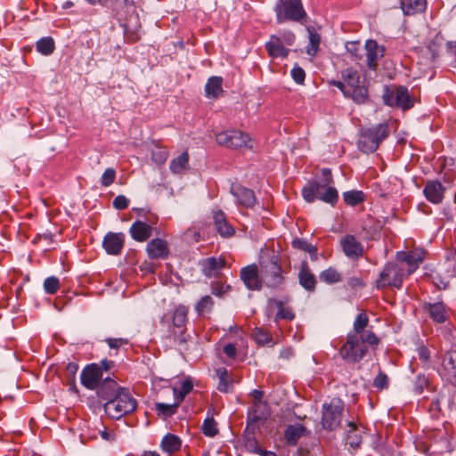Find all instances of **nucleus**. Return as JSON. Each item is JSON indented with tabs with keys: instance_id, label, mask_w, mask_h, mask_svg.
Instances as JSON below:
<instances>
[{
	"instance_id": "nucleus-64",
	"label": "nucleus",
	"mask_w": 456,
	"mask_h": 456,
	"mask_svg": "<svg viewBox=\"0 0 456 456\" xmlns=\"http://www.w3.org/2000/svg\"><path fill=\"white\" fill-rule=\"evenodd\" d=\"M224 353L228 358L234 359L237 354L236 346L232 343L225 345L224 346Z\"/></svg>"
},
{
	"instance_id": "nucleus-13",
	"label": "nucleus",
	"mask_w": 456,
	"mask_h": 456,
	"mask_svg": "<svg viewBox=\"0 0 456 456\" xmlns=\"http://www.w3.org/2000/svg\"><path fill=\"white\" fill-rule=\"evenodd\" d=\"M384 102L391 107H399L403 110L411 109L413 106V100L408 89L404 86H398L393 90H387L383 95Z\"/></svg>"
},
{
	"instance_id": "nucleus-63",
	"label": "nucleus",
	"mask_w": 456,
	"mask_h": 456,
	"mask_svg": "<svg viewBox=\"0 0 456 456\" xmlns=\"http://www.w3.org/2000/svg\"><path fill=\"white\" fill-rule=\"evenodd\" d=\"M417 352H418V356L420 361H422L425 363L429 361L430 352L427 346H419L418 348Z\"/></svg>"
},
{
	"instance_id": "nucleus-52",
	"label": "nucleus",
	"mask_w": 456,
	"mask_h": 456,
	"mask_svg": "<svg viewBox=\"0 0 456 456\" xmlns=\"http://www.w3.org/2000/svg\"><path fill=\"white\" fill-rule=\"evenodd\" d=\"M350 429L347 431L346 442L353 448H358L362 443L361 436L355 433L356 426L354 422H349Z\"/></svg>"
},
{
	"instance_id": "nucleus-3",
	"label": "nucleus",
	"mask_w": 456,
	"mask_h": 456,
	"mask_svg": "<svg viewBox=\"0 0 456 456\" xmlns=\"http://www.w3.org/2000/svg\"><path fill=\"white\" fill-rule=\"evenodd\" d=\"M137 402L130 391L124 387L114 399L103 403L105 413L111 419H119L136 410Z\"/></svg>"
},
{
	"instance_id": "nucleus-57",
	"label": "nucleus",
	"mask_w": 456,
	"mask_h": 456,
	"mask_svg": "<svg viewBox=\"0 0 456 456\" xmlns=\"http://www.w3.org/2000/svg\"><path fill=\"white\" fill-rule=\"evenodd\" d=\"M291 77L296 83L302 85L305 78V72L301 67L296 65L291 69Z\"/></svg>"
},
{
	"instance_id": "nucleus-35",
	"label": "nucleus",
	"mask_w": 456,
	"mask_h": 456,
	"mask_svg": "<svg viewBox=\"0 0 456 456\" xmlns=\"http://www.w3.org/2000/svg\"><path fill=\"white\" fill-rule=\"evenodd\" d=\"M193 389V383L191 378L184 379L180 386V388H172L174 400L178 403L181 404V403L184 400L185 396L190 394Z\"/></svg>"
},
{
	"instance_id": "nucleus-43",
	"label": "nucleus",
	"mask_w": 456,
	"mask_h": 456,
	"mask_svg": "<svg viewBox=\"0 0 456 456\" xmlns=\"http://www.w3.org/2000/svg\"><path fill=\"white\" fill-rule=\"evenodd\" d=\"M330 185H326L322 190H320L318 199L334 206L338 202V193L336 188Z\"/></svg>"
},
{
	"instance_id": "nucleus-29",
	"label": "nucleus",
	"mask_w": 456,
	"mask_h": 456,
	"mask_svg": "<svg viewBox=\"0 0 456 456\" xmlns=\"http://www.w3.org/2000/svg\"><path fill=\"white\" fill-rule=\"evenodd\" d=\"M224 94L223 78L218 76L210 77L205 85V95L208 99L216 100Z\"/></svg>"
},
{
	"instance_id": "nucleus-39",
	"label": "nucleus",
	"mask_w": 456,
	"mask_h": 456,
	"mask_svg": "<svg viewBox=\"0 0 456 456\" xmlns=\"http://www.w3.org/2000/svg\"><path fill=\"white\" fill-rule=\"evenodd\" d=\"M188 164L189 153L188 151H184L171 160L169 169L174 174H181L188 167Z\"/></svg>"
},
{
	"instance_id": "nucleus-46",
	"label": "nucleus",
	"mask_w": 456,
	"mask_h": 456,
	"mask_svg": "<svg viewBox=\"0 0 456 456\" xmlns=\"http://www.w3.org/2000/svg\"><path fill=\"white\" fill-rule=\"evenodd\" d=\"M369 324V317L366 313H360L353 324V330L349 333H356L358 336H361L367 330L365 328Z\"/></svg>"
},
{
	"instance_id": "nucleus-58",
	"label": "nucleus",
	"mask_w": 456,
	"mask_h": 456,
	"mask_svg": "<svg viewBox=\"0 0 456 456\" xmlns=\"http://www.w3.org/2000/svg\"><path fill=\"white\" fill-rule=\"evenodd\" d=\"M373 386L378 389L387 388L388 378L385 373H379L373 380Z\"/></svg>"
},
{
	"instance_id": "nucleus-48",
	"label": "nucleus",
	"mask_w": 456,
	"mask_h": 456,
	"mask_svg": "<svg viewBox=\"0 0 456 456\" xmlns=\"http://www.w3.org/2000/svg\"><path fill=\"white\" fill-rule=\"evenodd\" d=\"M78 370V364L77 362H69L65 368L66 379L70 389L77 391L76 387V374Z\"/></svg>"
},
{
	"instance_id": "nucleus-40",
	"label": "nucleus",
	"mask_w": 456,
	"mask_h": 456,
	"mask_svg": "<svg viewBox=\"0 0 456 456\" xmlns=\"http://www.w3.org/2000/svg\"><path fill=\"white\" fill-rule=\"evenodd\" d=\"M304 432L305 428L301 424L290 425L287 428L284 436L289 444L295 445Z\"/></svg>"
},
{
	"instance_id": "nucleus-31",
	"label": "nucleus",
	"mask_w": 456,
	"mask_h": 456,
	"mask_svg": "<svg viewBox=\"0 0 456 456\" xmlns=\"http://www.w3.org/2000/svg\"><path fill=\"white\" fill-rule=\"evenodd\" d=\"M226 261L223 257H208L201 263L202 272L208 277L214 276L217 271L223 269L225 266Z\"/></svg>"
},
{
	"instance_id": "nucleus-4",
	"label": "nucleus",
	"mask_w": 456,
	"mask_h": 456,
	"mask_svg": "<svg viewBox=\"0 0 456 456\" xmlns=\"http://www.w3.org/2000/svg\"><path fill=\"white\" fill-rule=\"evenodd\" d=\"M389 134L387 123L379 124L363 130L358 141V148L364 153L376 151L382 141Z\"/></svg>"
},
{
	"instance_id": "nucleus-60",
	"label": "nucleus",
	"mask_w": 456,
	"mask_h": 456,
	"mask_svg": "<svg viewBox=\"0 0 456 456\" xmlns=\"http://www.w3.org/2000/svg\"><path fill=\"white\" fill-rule=\"evenodd\" d=\"M230 289L229 285L221 282H215L212 285V293L216 296L221 297Z\"/></svg>"
},
{
	"instance_id": "nucleus-25",
	"label": "nucleus",
	"mask_w": 456,
	"mask_h": 456,
	"mask_svg": "<svg viewBox=\"0 0 456 456\" xmlns=\"http://www.w3.org/2000/svg\"><path fill=\"white\" fill-rule=\"evenodd\" d=\"M213 223L220 236L229 238L234 235L235 229L228 222L226 215L222 210H216L213 213Z\"/></svg>"
},
{
	"instance_id": "nucleus-14",
	"label": "nucleus",
	"mask_w": 456,
	"mask_h": 456,
	"mask_svg": "<svg viewBox=\"0 0 456 456\" xmlns=\"http://www.w3.org/2000/svg\"><path fill=\"white\" fill-rule=\"evenodd\" d=\"M256 264L248 265L240 270V279L249 290H260L263 287L262 274Z\"/></svg>"
},
{
	"instance_id": "nucleus-44",
	"label": "nucleus",
	"mask_w": 456,
	"mask_h": 456,
	"mask_svg": "<svg viewBox=\"0 0 456 456\" xmlns=\"http://www.w3.org/2000/svg\"><path fill=\"white\" fill-rule=\"evenodd\" d=\"M319 278L327 284L338 283L342 280L341 273L334 267H329L321 272Z\"/></svg>"
},
{
	"instance_id": "nucleus-38",
	"label": "nucleus",
	"mask_w": 456,
	"mask_h": 456,
	"mask_svg": "<svg viewBox=\"0 0 456 456\" xmlns=\"http://www.w3.org/2000/svg\"><path fill=\"white\" fill-rule=\"evenodd\" d=\"M252 337L256 343L259 346H273L275 344L270 331L264 328H255L252 332Z\"/></svg>"
},
{
	"instance_id": "nucleus-34",
	"label": "nucleus",
	"mask_w": 456,
	"mask_h": 456,
	"mask_svg": "<svg viewBox=\"0 0 456 456\" xmlns=\"http://www.w3.org/2000/svg\"><path fill=\"white\" fill-rule=\"evenodd\" d=\"M427 0H402L401 8L405 15H413L426 10Z\"/></svg>"
},
{
	"instance_id": "nucleus-18",
	"label": "nucleus",
	"mask_w": 456,
	"mask_h": 456,
	"mask_svg": "<svg viewBox=\"0 0 456 456\" xmlns=\"http://www.w3.org/2000/svg\"><path fill=\"white\" fill-rule=\"evenodd\" d=\"M439 371L444 379L456 386V350L444 354Z\"/></svg>"
},
{
	"instance_id": "nucleus-45",
	"label": "nucleus",
	"mask_w": 456,
	"mask_h": 456,
	"mask_svg": "<svg viewBox=\"0 0 456 456\" xmlns=\"http://www.w3.org/2000/svg\"><path fill=\"white\" fill-rule=\"evenodd\" d=\"M37 51L43 55H50L55 49V44L51 37L40 38L36 45Z\"/></svg>"
},
{
	"instance_id": "nucleus-62",
	"label": "nucleus",
	"mask_w": 456,
	"mask_h": 456,
	"mask_svg": "<svg viewBox=\"0 0 456 456\" xmlns=\"http://www.w3.org/2000/svg\"><path fill=\"white\" fill-rule=\"evenodd\" d=\"M246 448L252 452L259 454L262 448L255 438H248L245 442Z\"/></svg>"
},
{
	"instance_id": "nucleus-32",
	"label": "nucleus",
	"mask_w": 456,
	"mask_h": 456,
	"mask_svg": "<svg viewBox=\"0 0 456 456\" xmlns=\"http://www.w3.org/2000/svg\"><path fill=\"white\" fill-rule=\"evenodd\" d=\"M328 84L333 86L338 87L344 94L345 97L350 98L357 104H363L364 103V90H358V93L354 94L353 92H351L350 88H347L345 81H338V80H330L328 81Z\"/></svg>"
},
{
	"instance_id": "nucleus-16",
	"label": "nucleus",
	"mask_w": 456,
	"mask_h": 456,
	"mask_svg": "<svg viewBox=\"0 0 456 456\" xmlns=\"http://www.w3.org/2000/svg\"><path fill=\"white\" fill-rule=\"evenodd\" d=\"M102 372L96 363L86 365L81 371V384L89 390H94L101 384Z\"/></svg>"
},
{
	"instance_id": "nucleus-17",
	"label": "nucleus",
	"mask_w": 456,
	"mask_h": 456,
	"mask_svg": "<svg viewBox=\"0 0 456 456\" xmlns=\"http://www.w3.org/2000/svg\"><path fill=\"white\" fill-rule=\"evenodd\" d=\"M231 193L235 198L240 208H253L256 203V198L252 190L240 184L231 186Z\"/></svg>"
},
{
	"instance_id": "nucleus-5",
	"label": "nucleus",
	"mask_w": 456,
	"mask_h": 456,
	"mask_svg": "<svg viewBox=\"0 0 456 456\" xmlns=\"http://www.w3.org/2000/svg\"><path fill=\"white\" fill-rule=\"evenodd\" d=\"M218 145L231 149H253L254 140L248 133L239 129L224 130L216 134Z\"/></svg>"
},
{
	"instance_id": "nucleus-49",
	"label": "nucleus",
	"mask_w": 456,
	"mask_h": 456,
	"mask_svg": "<svg viewBox=\"0 0 456 456\" xmlns=\"http://www.w3.org/2000/svg\"><path fill=\"white\" fill-rule=\"evenodd\" d=\"M169 152L166 147L157 145L151 151V159L157 165H162L166 162Z\"/></svg>"
},
{
	"instance_id": "nucleus-24",
	"label": "nucleus",
	"mask_w": 456,
	"mask_h": 456,
	"mask_svg": "<svg viewBox=\"0 0 456 456\" xmlns=\"http://www.w3.org/2000/svg\"><path fill=\"white\" fill-rule=\"evenodd\" d=\"M125 242V236L123 233L109 232L105 235L102 246L106 252L110 255L120 254Z\"/></svg>"
},
{
	"instance_id": "nucleus-2",
	"label": "nucleus",
	"mask_w": 456,
	"mask_h": 456,
	"mask_svg": "<svg viewBox=\"0 0 456 456\" xmlns=\"http://www.w3.org/2000/svg\"><path fill=\"white\" fill-rule=\"evenodd\" d=\"M114 12L116 18L122 22L126 39L130 43L138 41L141 37L139 33L141 22L134 1L122 0L116 2Z\"/></svg>"
},
{
	"instance_id": "nucleus-36",
	"label": "nucleus",
	"mask_w": 456,
	"mask_h": 456,
	"mask_svg": "<svg viewBox=\"0 0 456 456\" xmlns=\"http://www.w3.org/2000/svg\"><path fill=\"white\" fill-rule=\"evenodd\" d=\"M270 305H275L278 308V312L275 316V321H279L281 319L292 321L295 318V314L289 306L284 305L281 300H277L272 298L269 300Z\"/></svg>"
},
{
	"instance_id": "nucleus-50",
	"label": "nucleus",
	"mask_w": 456,
	"mask_h": 456,
	"mask_svg": "<svg viewBox=\"0 0 456 456\" xmlns=\"http://www.w3.org/2000/svg\"><path fill=\"white\" fill-rule=\"evenodd\" d=\"M202 433L208 437H214L218 433L217 423L213 417H208L201 427Z\"/></svg>"
},
{
	"instance_id": "nucleus-21",
	"label": "nucleus",
	"mask_w": 456,
	"mask_h": 456,
	"mask_svg": "<svg viewBox=\"0 0 456 456\" xmlns=\"http://www.w3.org/2000/svg\"><path fill=\"white\" fill-rule=\"evenodd\" d=\"M341 77L345 81L347 88H350L354 94H357L360 89L364 90V103L368 102V88L365 86L360 85V74L356 69L347 68L342 70Z\"/></svg>"
},
{
	"instance_id": "nucleus-33",
	"label": "nucleus",
	"mask_w": 456,
	"mask_h": 456,
	"mask_svg": "<svg viewBox=\"0 0 456 456\" xmlns=\"http://www.w3.org/2000/svg\"><path fill=\"white\" fill-rule=\"evenodd\" d=\"M270 415L268 403H253L248 412V419L251 422H257L259 420L266 419Z\"/></svg>"
},
{
	"instance_id": "nucleus-1",
	"label": "nucleus",
	"mask_w": 456,
	"mask_h": 456,
	"mask_svg": "<svg viewBox=\"0 0 456 456\" xmlns=\"http://www.w3.org/2000/svg\"><path fill=\"white\" fill-rule=\"evenodd\" d=\"M379 344V339L372 330H366L362 337L348 333L338 354L346 362L356 363L363 359L369 347L375 349Z\"/></svg>"
},
{
	"instance_id": "nucleus-53",
	"label": "nucleus",
	"mask_w": 456,
	"mask_h": 456,
	"mask_svg": "<svg viewBox=\"0 0 456 456\" xmlns=\"http://www.w3.org/2000/svg\"><path fill=\"white\" fill-rule=\"evenodd\" d=\"M60 289V281L56 277H48L44 281V289L46 293L53 295Z\"/></svg>"
},
{
	"instance_id": "nucleus-56",
	"label": "nucleus",
	"mask_w": 456,
	"mask_h": 456,
	"mask_svg": "<svg viewBox=\"0 0 456 456\" xmlns=\"http://www.w3.org/2000/svg\"><path fill=\"white\" fill-rule=\"evenodd\" d=\"M116 178V170L114 168H107L101 178V183L104 187H108L112 184Z\"/></svg>"
},
{
	"instance_id": "nucleus-22",
	"label": "nucleus",
	"mask_w": 456,
	"mask_h": 456,
	"mask_svg": "<svg viewBox=\"0 0 456 456\" xmlns=\"http://www.w3.org/2000/svg\"><path fill=\"white\" fill-rule=\"evenodd\" d=\"M423 193L429 202L440 204L444 198V187L439 181H428L424 186Z\"/></svg>"
},
{
	"instance_id": "nucleus-7",
	"label": "nucleus",
	"mask_w": 456,
	"mask_h": 456,
	"mask_svg": "<svg viewBox=\"0 0 456 456\" xmlns=\"http://www.w3.org/2000/svg\"><path fill=\"white\" fill-rule=\"evenodd\" d=\"M259 266L263 281L266 287L277 289L283 284L284 277L277 256L273 255L268 258H262L259 262Z\"/></svg>"
},
{
	"instance_id": "nucleus-15",
	"label": "nucleus",
	"mask_w": 456,
	"mask_h": 456,
	"mask_svg": "<svg viewBox=\"0 0 456 456\" xmlns=\"http://www.w3.org/2000/svg\"><path fill=\"white\" fill-rule=\"evenodd\" d=\"M322 174L323 176L322 183L317 181H313L308 184V186L304 187L302 190L303 198L309 203L314 201L315 199H318L320 190H322L326 185L333 183L332 174L330 168H323L322 170Z\"/></svg>"
},
{
	"instance_id": "nucleus-59",
	"label": "nucleus",
	"mask_w": 456,
	"mask_h": 456,
	"mask_svg": "<svg viewBox=\"0 0 456 456\" xmlns=\"http://www.w3.org/2000/svg\"><path fill=\"white\" fill-rule=\"evenodd\" d=\"M113 207L118 210H123L128 208L129 200L124 195H118L113 200Z\"/></svg>"
},
{
	"instance_id": "nucleus-28",
	"label": "nucleus",
	"mask_w": 456,
	"mask_h": 456,
	"mask_svg": "<svg viewBox=\"0 0 456 456\" xmlns=\"http://www.w3.org/2000/svg\"><path fill=\"white\" fill-rule=\"evenodd\" d=\"M146 250L151 259L167 258L169 253L167 241L159 238L151 240L147 244Z\"/></svg>"
},
{
	"instance_id": "nucleus-41",
	"label": "nucleus",
	"mask_w": 456,
	"mask_h": 456,
	"mask_svg": "<svg viewBox=\"0 0 456 456\" xmlns=\"http://www.w3.org/2000/svg\"><path fill=\"white\" fill-rule=\"evenodd\" d=\"M179 405L175 400L172 403H156L155 411L159 417L167 418L176 413Z\"/></svg>"
},
{
	"instance_id": "nucleus-12",
	"label": "nucleus",
	"mask_w": 456,
	"mask_h": 456,
	"mask_svg": "<svg viewBox=\"0 0 456 456\" xmlns=\"http://www.w3.org/2000/svg\"><path fill=\"white\" fill-rule=\"evenodd\" d=\"M426 252L424 249L416 248L408 251H399L396 253L395 261L404 266V270L410 276L422 264L425 259Z\"/></svg>"
},
{
	"instance_id": "nucleus-10",
	"label": "nucleus",
	"mask_w": 456,
	"mask_h": 456,
	"mask_svg": "<svg viewBox=\"0 0 456 456\" xmlns=\"http://www.w3.org/2000/svg\"><path fill=\"white\" fill-rule=\"evenodd\" d=\"M275 12L278 23L288 20L300 22L306 16L301 0H279Z\"/></svg>"
},
{
	"instance_id": "nucleus-20",
	"label": "nucleus",
	"mask_w": 456,
	"mask_h": 456,
	"mask_svg": "<svg viewBox=\"0 0 456 456\" xmlns=\"http://www.w3.org/2000/svg\"><path fill=\"white\" fill-rule=\"evenodd\" d=\"M340 246L344 254L352 259L362 257L364 253L362 244L354 235L347 234L340 240Z\"/></svg>"
},
{
	"instance_id": "nucleus-19",
	"label": "nucleus",
	"mask_w": 456,
	"mask_h": 456,
	"mask_svg": "<svg viewBox=\"0 0 456 456\" xmlns=\"http://www.w3.org/2000/svg\"><path fill=\"white\" fill-rule=\"evenodd\" d=\"M123 388L124 387H120L114 379H105L95 390L98 398L104 403L114 399Z\"/></svg>"
},
{
	"instance_id": "nucleus-55",
	"label": "nucleus",
	"mask_w": 456,
	"mask_h": 456,
	"mask_svg": "<svg viewBox=\"0 0 456 456\" xmlns=\"http://www.w3.org/2000/svg\"><path fill=\"white\" fill-rule=\"evenodd\" d=\"M320 36L317 33L311 32L309 34V46L307 47V53L309 55H315L319 49Z\"/></svg>"
},
{
	"instance_id": "nucleus-11",
	"label": "nucleus",
	"mask_w": 456,
	"mask_h": 456,
	"mask_svg": "<svg viewBox=\"0 0 456 456\" xmlns=\"http://www.w3.org/2000/svg\"><path fill=\"white\" fill-rule=\"evenodd\" d=\"M344 411V403L338 398H333L322 405V424L326 429L334 430L339 427Z\"/></svg>"
},
{
	"instance_id": "nucleus-42",
	"label": "nucleus",
	"mask_w": 456,
	"mask_h": 456,
	"mask_svg": "<svg viewBox=\"0 0 456 456\" xmlns=\"http://www.w3.org/2000/svg\"><path fill=\"white\" fill-rule=\"evenodd\" d=\"M216 377L218 378V386L217 389L220 392L227 393L229 387L231 386V378L229 376L228 370L224 367H220L216 370Z\"/></svg>"
},
{
	"instance_id": "nucleus-8",
	"label": "nucleus",
	"mask_w": 456,
	"mask_h": 456,
	"mask_svg": "<svg viewBox=\"0 0 456 456\" xmlns=\"http://www.w3.org/2000/svg\"><path fill=\"white\" fill-rule=\"evenodd\" d=\"M296 37L290 30H283L279 35H272L265 47L271 58H286L289 53V47L293 45Z\"/></svg>"
},
{
	"instance_id": "nucleus-61",
	"label": "nucleus",
	"mask_w": 456,
	"mask_h": 456,
	"mask_svg": "<svg viewBox=\"0 0 456 456\" xmlns=\"http://www.w3.org/2000/svg\"><path fill=\"white\" fill-rule=\"evenodd\" d=\"M105 342L108 344V346L110 348H113V349H118L122 346H125V345L128 344V340L127 339L121 338H110L105 339Z\"/></svg>"
},
{
	"instance_id": "nucleus-27",
	"label": "nucleus",
	"mask_w": 456,
	"mask_h": 456,
	"mask_svg": "<svg viewBox=\"0 0 456 456\" xmlns=\"http://www.w3.org/2000/svg\"><path fill=\"white\" fill-rule=\"evenodd\" d=\"M298 282L307 291L315 290L317 280L306 262H303L298 272Z\"/></svg>"
},
{
	"instance_id": "nucleus-51",
	"label": "nucleus",
	"mask_w": 456,
	"mask_h": 456,
	"mask_svg": "<svg viewBox=\"0 0 456 456\" xmlns=\"http://www.w3.org/2000/svg\"><path fill=\"white\" fill-rule=\"evenodd\" d=\"M292 247L297 249H300L302 251L307 252L311 256H316L317 248L307 240L304 239H294L291 242Z\"/></svg>"
},
{
	"instance_id": "nucleus-6",
	"label": "nucleus",
	"mask_w": 456,
	"mask_h": 456,
	"mask_svg": "<svg viewBox=\"0 0 456 456\" xmlns=\"http://www.w3.org/2000/svg\"><path fill=\"white\" fill-rule=\"evenodd\" d=\"M188 315V307L177 305L172 314L171 323H168L167 338L174 343L183 345L187 342L186 322Z\"/></svg>"
},
{
	"instance_id": "nucleus-9",
	"label": "nucleus",
	"mask_w": 456,
	"mask_h": 456,
	"mask_svg": "<svg viewBox=\"0 0 456 456\" xmlns=\"http://www.w3.org/2000/svg\"><path fill=\"white\" fill-rule=\"evenodd\" d=\"M409 275L404 270V266H401L396 261L386 264L379 273L377 280V288L383 289L386 287H395L400 289L403 281Z\"/></svg>"
},
{
	"instance_id": "nucleus-37",
	"label": "nucleus",
	"mask_w": 456,
	"mask_h": 456,
	"mask_svg": "<svg viewBox=\"0 0 456 456\" xmlns=\"http://www.w3.org/2000/svg\"><path fill=\"white\" fill-rule=\"evenodd\" d=\"M182 442L180 438L173 434L166 435L160 444L161 449L167 453H174L180 450Z\"/></svg>"
},
{
	"instance_id": "nucleus-47",
	"label": "nucleus",
	"mask_w": 456,
	"mask_h": 456,
	"mask_svg": "<svg viewBox=\"0 0 456 456\" xmlns=\"http://www.w3.org/2000/svg\"><path fill=\"white\" fill-rule=\"evenodd\" d=\"M343 199L346 205L354 207L365 200V195L362 191H349L343 193Z\"/></svg>"
},
{
	"instance_id": "nucleus-54",
	"label": "nucleus",
	"mask_w": 456,
	"mask_h": 456,
	"mask_svg": "<svg viewBox=\"0 0 456 456\" xmlns=\"http://www.w3.org/2000/svg\"><path fill=\"white\" fill-rule=\"evenodd\" d=\"M214 305V301L210 296L203 297L198 303L196 309L199 314H203L209 313Z\"/></svg>"
},
{
	"instance_id": "nucleus-30",
	"label": "nucleus",
	"mask_w": 456,
	"mask_h": 456,
	"mask_svg": "<svg viewBox=\"0 0 456 456\" xmlns=\"http://www.w3.org/2000/svg\"><path fill=\"white\" fill-rule=\"evenodd\" d=\"M152 228L142 221H135L130 227L132 238L139 242L146 241L151 235Z\"/></svg>"
},
{
	"instance_id": "nucleus-26",
	"label": "nucleus",
	"mask_w": 456,
	"mask_h": 456,
	"mask_svg": "<svg viewBox=\"0 0 456 456\" xmlns=\"http://www.w3.org/2000/svg\"><path fill=\"white\" fill-rule=\"evenodd\" d=\"M423 309L428 313L429 317L435 322L444 323L449 318L448 311L442 302L426 303Z\"/></svg>"
},
{
	"instance_id": "nucleus-23",
	"label": "nucleus",
	"mask_w": 456,
	"mask_h": 456,
	"mask_svg": "<svg viewBox=\"0 0 456 456\" xmlns=\"http://www.w3.org/2000/svg\"><path fill=\"white\" fill-rule=\"evenodd\" d=\"M367 66L375 70L378 67V61L384 56L385 48L379 45L375 40H367L365 43Z\"/></svg>"
}]
</instances>
